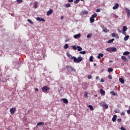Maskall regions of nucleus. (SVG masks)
Segmentation results:
<instances>
[{
    "label": "nucleus",
    "mask_w": 130,
    "mask_h": 130,
    "mask_svg": "<svg viewBox=\"0 0 130 130\" xmlns=\"http://www.w3.org/2000/svg\"><path fill=\"white\" fill-rule=\"evenodd\" d=\"M74 62H75L76 63H79V62H81L82 60H83V57L82 56H79L77 57H73Z\"/></svg>",
    "instance_id": "1"
},
{
    "label": "nucleus",
    "mask_w": 130,
    "mask_h": 130,
    "mask_svg": "<svg viewBox=\"0 0 130 130\" xmlns=\"http://www.w3.org/2000/svg\"><path fill=\"white\" fill-rule=\"evenodd\" d=\"M67 69L68 71V72H76V70L72 67V66H67Z\"/></svg>",
    "instance_id": "2"
},
{
    "label": "nucleus",
    "mask_w": 130,
    "mask_h": 130,
    "mask_svg": "<svg viewBox=\"0 0 130 130\" xmlns=\"http://www.w3.org/2000/svg\"><path fill=\"white\" fill-rule=\"evenodd\" d=\"M48 90H49V87L48 86H43L42 88V91H43V92H47Z\"/></svg>",
    "instance_id": "3"
},
{
    "label": "nucleus",
    "mask_w": 130,
    "mask_h": 130,
    "mask_svg": "<svg viewBox=\"0 0 130 130\" xmlns=\"http://www.w3.org/2000/svg\"><path fill=\"white\" fill-rule=\"evenodd\" d=\"M36 20L37 21H39V22H45V19L41 17H37Z\"/></svg>",
    "instance_id": "4"
},
{
    "label": "nucleus",
    "mask_w": 130,
    "mask_h": 130,
    "mask_svg": "<svg viewBox=\"0 0 130 130\" xmlns=\"http://www.w3.org/2000/svg\"><path fill=\"white\" fill-rule=\"evenodd\" d=\"M10 113L12 115L15 113V112L16 111V108H12L10 110Z\"/></svg>",
    "instance_id": "5"
},
{
    "label": "nucleus",
    "mask_w": 130,
    "mask_h": 130,
    "mask_svg": "<svg viewBox=\"0 0 130 130\" xmlns=\"http://www.w3.org/2000/svg\"><path fill=\"white\" fill-rule=\"evenodd\" d=\"M53 13V10L52 9H50L47 12V16H50L51 14Z\"/></svg>",
    "instance_id": "6"
},
{
    "label": "nucleus",
    "mask_w": 130,
    "mask_h": 130,
    "mask_svg": "<svg viewBox=\"0 0 130 130\" xmlns=\"http://www.w3.org/2000/svg\"><path fill=\"white\" fill-rule=\"evenodd\" d=\"M125 11L127 13V17H129V16H130V10L128 9V8H125Z\"/></svg>",
    "instance_id": "7"
},
{
    "label": "nucleus",
    "mask_w": 130,
    "mask_h": 130,
    "mask_svg": "<svg viewBox=\"0 0 130 130\" xmlns=\"http://www.w3.org/2000/svg\"><path fill=\"white\" fill-rule=\"evenodd\" d=\"M80 37H81V34H80L74 36V38H75V39H78V38H80Z\"/></svg>",
    "instance_id": "8"
},
{
    "label": "nucleus",
    "mask_w": 130,
    "mask_h": 130,
    "mask_svg": "<svg viewBox=\"0 0 130 130\" xmlns=\"http://www.w3.org/2000/svg\"><path fill=\"white\" fill-rule=\"evenodd\" d=\"M100 92L101 93L102 96L105 95V91L102 89L100 90Z\"/></svg>",
    "instance_id": "9"
},
{
    "label": "nucleus",
    "mask_w": 130,
    "mask_h": 130,
    "mask_svg": "<svg viewBox=\"0 0 130 130\" xmlns=\"http://www.w3.org/2000/svg\"><path fill=\"white\" fill-rule=\"evenodd\" d=\"M116 118H117V116L116 115H114L113 116V118L112 119V120L113 121V122H114L116 121Z\"/></svg>",
    "instance_id": "10"
},
{
    "label": "nucleus",
    "mask_w": 130,
    "mask_h": 130,
    "mask_svg": "<svg viewBox=\"0 0 130 130\" xmlns=\"http://www.w3.org/2000/svg\"><path fill=\"white\" fill-rule=\"evenodd\" d=\"M67 55L70 59H74V57H75V56H72V55L70 54V53H67Z\"/></svg>",
    "instance_id": "11"
},
{
    "label": "nucleus",
    "mask_w": 130,
    "mask_h": 130,
    "mask_svg": "<svg viewBox=\"0 0 130 130\" xmlns=\"http://www.w3.org/2000/svg\"><path fill=\"white\" fill-rule=\"evenodd\" d=\"M103 56H104V55L103 53H99L97 58L98 59H100V58H101V57H103Z\"/></svg>",
    "instance_id": "12"
},
{
    "label": "nucleus",
    "mask_w": 130,
    "mask_h": 130,
    "mask_svg": "<svg viewBox=\"0 0 130 130\" xmlns=\"http://www.w3.org/2000/svg\"><path fill=\"white\" fill-rule=\"evenodd\" d=\"M119 5L118 4H116L113 7V10H116V9L118 8Z\"/></svg>",
    "instance_id": "13"
},
{
    "label": "nucleus",
    "mask_w": 130,
    "mask_h": 130,
    "mask_svg": "<svg viewBox=\"0 0 130 130\" xmlns=\"http://www.w3.org/2000/svg\"><path fill=\"white\" fill-rule=\"evenodd\" d=\"M121 58L122 60H124V61H127L128 60L124 56H121Z\"/></svg>",
    "instance_id": "14"
},
{
    "label": "nucleus",
    "mask_w": 130,
    "mask_h": 130,
    "mask_svg": "<svg viewBox=\"0 0 130 130\" xmlns=\"http://www.w3.org/2000/svg\"><path fill=\"white\" fill-rule=\"evenodd\" d=\"M38 5V2H35L34 3V8H35V9H37V5Z\"/></svg>",
    "instance_id": "15"
},
{
    "label": "nucleus",
    "mask_w": 130,
    "mask_h": 130,
    "mask_svg": "<svg viewBox=\"0 0 130 130\" xmlns=\"http://www.w3.org/2000/svg\"><path fill=\"white\" fill-rule=\"evenodd\" d=\"M119 82H120V83H121V84H124V80H123V79L120 78L119 79Z\"/></svg>",
    "instance_id": "16"
},
{
    "label": "nucleus",
    "mask_w": 130,
    "mask_h": 130,
    "mask_svg": "<svg viewBox=\"0 0 130 130\" xmlns=\"http://www.w3.org/2000/svg\"><path fill=\"white\" fill-rule=\"evenodd\" d=\"M111 94H112L113 96H117V93H115V92H114V91H112L110 92Z\"/></svg>",
    "instance_id": "17"
},
{
    "label": "nucleus",
    "mask_w": 130,
    "mask_h": 130,
    "mask_svg": "<svg viewBox=\"0 0 130 130\" xmlns=\"http://www.w3.org/2000/svg\"><path fill=\"white\" fill-rule=\"evenodd\" d=\"M130 52L128 51H125L123 53V55H129Z\"/></svg>",
    "instance_id": "18"
},
{
    "label": "nucleus",
    "mask_w": 130,
    "mask_h": 130,
    "mask_svg": "<svg viewBox=\"0 0 130 130\" xmlns=\"http://www.w3.org/2000/svg\"><path fill=\"white\" fill-rule=\"evenodd\" d=\"M127 30V27L126 26H123L122 28L123 32H125Z\"/></svg>",
    "instance_id": "19"
},
{
    "label": "nucleus",
    "mask_w": 130,
    "mask_h": 130,
    "mask_svg": "<svg viewBox=\"0 0 130 130\" xmlns=\"http://www.w3.org/2000/svg\"><path fill=\"white\" fill-rule=\"evenodd\" d=\"M111 50H112V52H115V51H116V50H117V49H116V48L115 47H112L111 48Z\"/></svg>",
    "instance_id": "20"
},
{
    "label": "nucleus",
    "mask_w": 130,
    "mask_h": 130,
    "mask_svg": "<svg viewBox=\"0 0 130 130\" xmlns=\"http://www.w3.org/2000/svg\"><path fill=\"white\" fill-rule=\"evenodd\" d=\"M129 38V36H126L124 38V41H127V40H128V39Z\"/></svg>",
    "instance_id": "21"
},
{
    "label": "nucleus",
    "mask_w": 130,
    "mask_h": 130,
    "mask_svg": "<svg viewBox=\"0 0 130 130\" xmlns=\"http://www.w3.org/2000/svg\"><path fill=\"white\" fill-rule=\"evenodd\" d=\"M97 16H98L97 13H94L91 15V17L94 19V18H96Z\"/></svg>",
    "instance_id": "22"
},
{
    "label": "nucleus",
    "mask_w": 130,
    "mask_h": 130,
    "mask_svg": "<svg viewBox=\"0 0 130 130\" xmlns=\"http://www.w3.org/2000/svg\"><path fill=\"white\" fill-rule=\"evenodd\" d=\"M62 101H63V102H64V103H65L66 104L69 103V101H68V100L66 99H63Z\"/></svg>",
    "instance_id": "23"
},
{
    "label": "nucleus",
    "mask_w": 130,
    "mask_h": 130,
    "mask_svg": "<svg viewBox=\"0 0 130 130\" xmlns=\"http://www.w3.org/2000/svg\"><path fill=\"white\" fill-rule=\"evenodd\" d=\"M88 107L90 108V111H92V110H94V108H93V106L91 105H88Z\"/></svg>",
    "instance_id": "24"
},
{
    "label": "nucleus",
    "mask_w": 130,
    "mask_h": 130,
    "mask_svg": "<svg viewBox=\"0 0 130 130\" xmlns=\"http://www.w3.org/2000/svg\"><path fill=\"white\" fill-rule=\"evenodd\" d=\"M77 50L78 51H82V50H83V48H82L80 46H77Z\"/></svg>",
    "instance_id": "25"
},
{
    "label": "nucleus",
    "mask_w": 130,
    "mask_h": 130,
    "mask_svg": "<svg viewBox=\"0 0 130 130\" xmlns=\"http://www.w3.org/2000/svg\"><path fill=\"white\" fill-rule=\"evenodd\" d=\"M95 21V19H94V18H93L92 17H91L90 18V23H94Z\"/></svg>",
    "instance_id": "26"
},
{
    "label": "nucleus",
    "mask_w": 130,
    "mask_h": 130,
    "mask_svg": "<svg viewBox=\"0 0 130 130\" xmlns=\"http://www.w3.org/2000/svg\"><path fill=\"white\" fill-rule=\"evenodd\" d=\"M103 107V108H105V109H108V105L105 104V105H104V106Z\"/></svg>",
    "instance_id": "27"
},
{
    "label": "nucleus",
    "mask_w": 130,
    "mask_h": 130,
    "mask_svg": "<svg viewBox=\"0 0 130 130\" xmlns=\"http://www.w3.org/2000/svg\"><path fill=\"white\" fill-rule=\"evenodd\" d=\"M43 124H44V122H40L37 123V125H43Z\"/></svg>",
    "instance_id": "28"
},
{
    "label": "nucleus",
    "mask_w": 130,
    "mask_h": 130,
    "mask_svg": "<svg viewBox=\"0 0 130 130\" xmlns=\"http://www.w3.org/2000/svg\"><path fill=\"white\" fill-rule=\"evenodd\" d=\"M114 41V39H112L108 41V43H112Z\"/></svg>",
    "instance_id": "29"
},
{
    "label": "nucleus",
    "mask_w": 130,
    "mask_h": 130,
    "mask_svg": "<svg viewBox=\"0 0 130 130\" xmlns=\"http://www.w3.org/2000/svg\"><path fill=\"white\" fill-rule=\"evenodd\" d=\"M108 72L109 73H111V72H113V69L111 68H110L108 69Z\"/></svg>",
    "instance_id": "30"
},
{
    "label": "nucleus",
    "mask_w": 130,
    "mask_h": 130,
    "mask_svg": "<svg viewBox=\"0 0 130 130\" xmlns=\"http://www.w3.org/2000/svg\"><path fill=\"white\" fill-rule=\"evenodd\" d=\"M27 22H28V23H30V24H31L32 25L34 24V22H33L31 19H27Z\"/></svg>",
    "instance_id": "31"
},
{
    "label": "nucleus",
    "mask_w": 130,
    "mask_h": 130,
    "mask_svg": "<svg viewBox=\"0 0 130 130\" xmlns=\"http://www.w3.org/2000/svg\"><path fill=\"white\" fill-rule=\"evenodd\" d=\"M68 48H69V44H66L64 46V49H68Z\"/></svg>",
    "instance_id": "32"
},
{
    "label": "nucleus",
    "mask_w": 130,
    "mask_h": 130,
    "mask_svg": "<svg viewBox=\"0 0 130 130\" xmlns=\"http://www.w3.org/2000/svg\"><path fill=\"white\" fill-rule=\"evenodd\" d=\"M66 8H71V4H67L65 5Z\"/></svg>",
    "instance_id": "33"
},
{
    "label": "nucleus",
    "mask_w": 130,
    "mask_h": 130,
    "mask_svg": "<svg viewBox=\"0 0 130 130\" xmlns=\"http://www.w3.org/2000/svg\"><path fill=\"white\" fill-rule=\"evenodd\" d=\"M16 2L18 4H22V3H23V0H16Z\"/></svg>",
    "instance_id": "34"
},
{
    "label": "nucleus",
    "mask_w": 130,
    "mask_h": 130,
    "mask_svg": "<svg viewBox=\"0 0 130 130\" xmlns=\"http://www.w3.org/2000/svg\"><path fill=\"white\" fill-rule=\"evenodd\" d=\"M72 48L73 49H74V50H77V48H78L77 47H76V46H75V45L72 46Z\"/></svg>",
    "instance_id": "35"
},
{
    "label": "nucleus",
    "mask_w": 130,
    "mask_h": 130,
    "mask_svg": "<svg viewBox=\"0 0 130 130\" xmlns=\"http://www.w3.org/2000/svg\"><path fill=\"white\" fill-rule=\"evenodd\" d=\"M114 112H115V113H119V110L117 109H115L114 110Z\"/></svg>",
    "instance_id": "36"
},
{
    "label": "nucleus",
    "mask_w": 130,
    "mask_h": 130,
    "mask_svg": "<svg viewBox=\"0 0 130 130\" xmlns=\"http://www.w3.org/2000/svg\"><path fill=\"white\" fill-rule=\"evenodd\" d=\"M91 36H92V34L89 33V34L87 36V38L90 39V38H91Z\"/></svg>",
    "instance_id": "37"
},
{
    "label": "nucleus",
    "mask_w": 130,
    "mask_h": 130,
    "mask_svg": "<svg viewBox=\"0 0 130 130\" xmlns=\"http://www.w3.org/2000/svg\"><path fill=\"white\" fill-rule=\"evenodd\" d=\"M107 51H108L109 52H112V50L111 48H108L106 49Z\"/></svg>",
    "instance_id": "38"
},
{
    "label": "nucleus",
    "mask_w": 130,
    "mask_h": 130,
    "mask_svg": "<svg viewBox=\"0 0 130 130\" xmlns=\"http://www.w3.org/2000/svg\"><path fill=\"white\" fill-rule=\"evenodd\" d=\"M82 13L83 14H85V15H87L88 14V11L87 10L82 11Z\"/></svg>",
    "instance_id": "39"
},
{
    "label": "nucleus",
    "mask_w": 130,
    "mask_h": 130,
    "mask_svg": "<svg viewBox=\"0 0 130 130\" xmlns=\"http://www.w3.org/2000/svg\"><path fill=\"white\" fill-rule=\"evenodd\" d=\"M89 60L91 61V62H93V56H91L89 57Z\"/></svg>",
    "instance_id": "40"
},
{
    "label": "nucleus",
    "mask_w": 130,
    "mask_h": 130,
    "mask_svg": "<svg viewBox=\"0 0 130 130\" xmlns=\"http://www.w3.org/2000/svg\"><path fill=\"white\" fill-rule=\"evenodd\" d=\"M79 2H80V0H76L74 2V4H75V5H77V4H78Z\"/></svg>",
    "instance_id": "41"
},
{
    "label": "nucleus",
    "mask_w": 130,
    "mask_h": 130,
    "mask_svg": "<svg viewBox=\"0 0 130 130\" xmlns=\"http://www.w3.org/2000/svg\"><path fill=\"white\" fill-rule=\"evenodd\" d=\"M80 53L81 54H86V51H80Z\"/></svg>",
    "instance_id": "42"
},
{
    "label": "nucleus",
    "mask_w": 130,
    "mask_h": 130,
    "mask_svg": "<svg viewBox=\"0 0 130 130\" xmlns=\"http://www.w3.org/2000/svg\"><path fill=\"white\" fill-rule=\"evenodd\" d=\"M103 31L104 32H105V33H107L108 32V29H107V28H104Z\"/></svg>",
    "instance_id": "43"
},
{
    "label": "nucleus",
    "mask_w": 130,
    "mask_h": 130,
    "mask_svg": "<svg viewBox=\"0 0 130 130\" xmlns=\"http://www.w3.org/2000/svg\"><path fill=\"white\" fill-rule=\"evenodd\" d=\"M87 78H88V80H91V79H92V75H88Z\"/></svg>",
    "instance_id": "44"
},
{
    "label": "nucleus",
    "mask_w": 130,
    "mask_h": 130,
    "mask_svg": "<svg viewBox=\"0 0 130 130\" xmlns=\"http://www.w3.org/2000/svg\"><path fill=\"white\" fill-rule=\"evenodd\" d=\"M108 79H109L110 80H112V76L109 75L108 76Z\"/></svg>",
    "instance_id": "45"
},
{
    "label": "nucleus",
    "mask_w": 130,
    "mask_h": 130,
    "mask_svg": "<svg viewBox=\"0 0 130 130\" xmlns=\"http://www.w3.org/2000/svg\"><path fill=\"white\" fill-rule=\"evenodd\" d=\"M100 104L102 107H103L105 104H103V103H100Z\"/></svg>",
    "instance_id": "46"
},
{
    "label": "nucleus",
    "mask_w": 130,
    "mask_h": 130,
    "mask_svg": "<svg viewBox=\"0 0 130 130\" xmlns=\"http://www.w3.org/2000/svg\"><path fill=\"white\" fill-rule=\"evenodd\" d=\"M101 11V10L100 9H97L96 10V13H100V12Z\"/></svg>",
    "instance_id": "47"
},
{
    "label": "nucleus",
    "mask_w": 130,
    "mask_h": 130,
    "mask_svg": "<svg viewBox=\"0 0 130 130\" xmlns=\"http://www.w3.org/2000/svg\"><path fill=\"white\" fill-rule=\"evenodd\" d=\"M84 96H85L86 98H88V93L87 92H85L84 93Z\"/></svg>",
    "instance_id": "48"
},
{
    "label": "nucleus",
    "mask_w": 130,
    "mask_h": 130,
    "mask_svg": "<svg viewBox=\"0 0 130 130\" xmlns=\"http://www.w3.org/2000/svg\"><path fill=\"white\" fill-rule=\"evenodd\" d=\"M117 121L118 122H121V118L118 119Z\"/></svg>",
    "instance_id": "49"
},
{
    "label": "nucleus",
    "mask_w": 130,
    "mask_h": 130,
    "mask_svg": "<svg viewBox=\"0 0 130 130\" xmlns=\"http://www.w3.org/2000/svg\"><path fill=\"white\" fill-rule=\"evenodd\" d=\"M116 36V35H115V33H113V34H112V37H115Z\"/></svg>",
    "instance_id": "50"
},
{
    "label": "nucleus",
    "mask_w": 130,
    "mask_h": 130,
    "mask_svg": "<svg viewBox=\"0 0 130 130\" xmlns=\"http://www.w3.org/2000/svg\"><path fill=\"white\" fill-rule=\"evenodd\" d=\"M101 82L102 83H104V82H105L104 79L103 78H102V79H101Z\"/></svg>",
    "instance_id": "51"
},
{
    "label": "nucleus",
    "mask_w": 130,
    "mask_h": 130,
    "mask_svg": "<svg viewBox=\"0 0 130 130\" xmlns=\"http://www.w3.org/2000/svg\"><path fill=\"white\" fill-rule=\"evenodd\" d=\"M96 80H97V81H99V80H100V78L99 76H97L96 77Z\"/></svg>",
    "instance_id": "52"
},
{
    "label": "nucleus",
    "mask_w": 130,
    "mask_h": 130,
    "mask_svg": "<svg viewBox=\"0 0 130 130\" xmlns=\"http://www.w3.org/2000/svg\"><path fill=\"white\" fill-rule=\"evenodd\" d=\"M120 129H121V130H126V129L123 127V126H121Z\"/></svg>",
    "instance_id": "53"
},
{
    "label": "nucleus",
    "mask_w": 130,
    "mask_h": 130,
    "mask_svg": "<svg viewBox=\"0 0 130 130\" xmlns=\"http://www.w3.org/2000/svg\"><path fill=\"white\" fill-rule=\"evenodd\" d=\"M69 3H73L74 2V0H68Z\"/></svg>",
    "instance_id": "54"
},
{
    "label": "nucleus",
    "mask_w": 130,
    "mask_h": 130,
    "mask_svg": "<svg viewBox=\"0 0 130 130\" xmlns=\"http://www.w3.org/2000/svg\"><path fill=\"white\" fill-rule=\"evenodd\" d=\"M115 37L117 39H118V38H119V37L118 36V35H116Z\"/></svg>",
    "instance_id": "55"
},
{
    "label": "nucleus",
    "mask_w": 130,
    "mask_h": 130,
    "mask_svg": "<svg viewBox=\"0 0 130 130\" xmlns=\"http://www.w3.org/2000/svg\"><path fill=\"white\" fill-rule=\"evenodd\" d=\"M118 33H121V30H120L119 29H118Z\"/></svg>",
    "instance_id": "56"
},
{
    "label": "nucleus",
    "mask_w": 130,
    "mask_h": 130,
    "mask_svg": "<svg viewBox=\"0 0 130 130\" xmlns=\"http://www.w3.org/2000/svg\"><path fill=\"white\" fill-rule=\"evenodd\" d=\"M125 113L124 112H121V115H124Z\"/></svg>",
    "instance_id": "57"
},
{
    "label": "nucleus",
    "mask_w": 130,
    "mask_h": 130,
    "mask_svg": "<svg viewBox=\"0 0 130 130\" xmlns=\"http://www.w3.org/2000/svg\"><path fill=\"white\" fill-rule=\"evenodd\" d=\"M35 91H36L37 92H38V91H39L38 88H35Z\"/></svg>",
    "instance_id": "58"
},
{
    "label": "nucleus",
    "mask_w": 130,
    "mask_h": 130,
    "mask_svg": "<svg viewBox=\"0 0 130 130\" xmlns=\"http://www.w3.org/2000/svg\"><path fill=\"white\" fill-rule=\"evenodd\" d=\"M122 34H123V35H125V31H122Z\"/></svg>",
    "instance_id": "59"
},
{
    "label": "nucleus",
    "mask_w": 130,
    "mask_h": 130,
    "mask_svg": "<svg viewBox=\"0 0 130 130\" xmlns=\"http://www.w3.org/2000/svg\"><path fill=\"white\" fill-rule=\"evenodd\" d=\"M60 19H61V20H63V16H61Z\"/></svg>",
    "instance_id": "60"
},
{
    "label": "nucleus",
    "mask_w": 130,
    "mask_h": 130,
    "mask_svg": "<svg viewBox=\"0 0 130 130\" xmlns=\"http://www.w3.org/2000/svg\"><path fill=\"white\" fill-rule=\"evenodd\" d=\"M68 41H69V40H65V42H68Z\"/></svg>",
    "instance_id": "61"
},
{
    "label": "nucleus",
    "mask_w": 130,
    "mask_h": 130,
    "mask_svg": "<svg viewBox=\"0 0 130 130\" xmlns=\"http://www.w3.org/2000/svg\"><path fill=\"white\" fill-rule=\"evenodd\" d=\"M128 59H130V55L128 56Z\"/></svg>",
    "instance_id": "62"
},
{
    "label": "nucleus",
    "mask_w": 130,
    "mask_h": 130,
    "mask_svg": "<svg viewBox=\"0 0 130 130\" xmlns=\"http://www.w3.org/2000/svg\"><path fill=\"white\" fill-rule=\"evenodd\" d=\"M93 66H94V67L96 66V63H94V64H93Z\"/></svg>",
    "instance_id": "63"
},
{
    "label": "nucleus",
    "mask_w": 130,
    "mask_h": 130,
    "mask_svg": "<svg viewBox=\"0 0 130 130\" xmlns=\"http://www.w3.org/2000/svg\"><path fill=\"white\" fill-rule=\"evenodd\" d=\"M129 110H130V106H129Z\"/></svg>",
    "instance_id": "64"
}]
</instances>
